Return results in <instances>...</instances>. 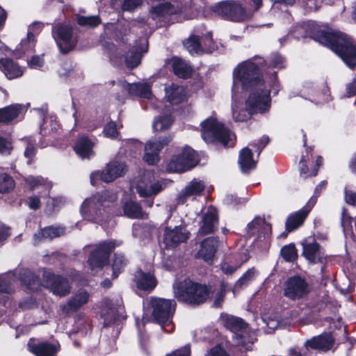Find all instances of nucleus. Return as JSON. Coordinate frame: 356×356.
I'll use <instances>...</instances> for the list:
<instances>
[{"label": "nucleus", "instance_id": "f257e3e1", "mask_svg": "<svg viewBox=\"0 0 356 356\" xmlns=\"http://www.w3.org/2000/svg\"><path fill=\"white\" fill-rule=\"evenodd\" d=\"M316 40L330 47L349 67L356 66V43L343 33L321 32Z\"/></svg>", "mask_w": 356, "mask_h": 356}, {"label": "nucleus", "instance_id": "f03ea898", "mask_svg": "<svg viewBox=\"0 0 356 356\" xmlns=\"http://www.w3.org/2000/svg\"><path fill=\"white\" fill-rule=\"evenodd\" d=\"M265 60L255 56L239 63L233 71L232 97L236 95L239 86L248 90L259 83L267 81L261 78V71Z\"/></svg>", "mask_w": 356, "mask_h": 356}, {"label": "nucleus", "instance_id": "7ed1b4c3", "mask_svg": "<svg viewBox=\"0 0 356 356\" xmlns=\"http://www.w3.org/2000/svg\"><path fill=\"white\" fill-rule=\"evenodd\" d=\"M118 200L115 193L103 191L86 198L83 202L80 211L87 220L99 222L102 220L104 213H111Z\"/></svg>", "mask_w": 356, "mask_h": 356}, {"label": "nucleus", "instance_id": "20e7f679", "mask_svg": "<svg viewBox=\"0 0 356 356\" xmlns=\"http://www.w3.org/2000/svg\"><path fill=\"white\" fill-rule=\"evenodd\" d=\"M270 79V81L259 83L248 88L250 92L245 102V106L249 113L262 114L269 111L271 105L270 90L274 95H277L280 90L276 76L273 75Z\"/></svg>", "mask_w": 356, "mask_h": 356}, {"label": "nucleus", "instance_id": "39448f33", "mask_svg": "<svg viewBox=\"0 0 356 356\" xmlns=\"http://www.w3.org/2000/svg\"><path fill=\"white\" fill-rule=\"evenodd\" d=\"M145 304L151 311L153 318L161 325V329L167 333L172 332L175 325L172 319L176 309L175 301L151 297L146 300Z\"/></svg>", "mask_w": 356, "mask_h": 356}, {"label": "nucleus", "instance_id": "423d86ee", "mask_svg": "<svg viewBox=\"0 0 356 356\" xmlns=\"http://www.w3.org/2000/svg\"><path fill=\"white\" fill-rule=\"evenodd\" d=\"M221 324L233 333V338L238 346L245 350H250L254 341L255 334L250 330L248 325L241 318L227 314L220 316Z\"/></svg>", "mask_w": 356, "mask_h": 356}, {"label": "nucleus", "instance_id": "0eeeda50", "mask_svg": "<svg viewBox=\"0 0 356 356\" xmlns=\"http://www.w3.org/2000/svg\"><path fill=\"white\" fill-rule=\"evenodd\" d=\"M175 297L181 302L189 305H200L206 301L209 291L207 286L194 282L189 279L173 284Z\"/></svg>", "mask_w": 356, "mask_h": 356}, {"label": "nucleus", "instance_id": "6e6552de", "mask_svg": "<svg viewBox=\"0 0 356 356\" xmlns=\"http://www.w3.org/2000/svg\"><path fill=\"white\" fill-rule=\"evenodd\" d=\"M202 137L207 143L218 141L225 147H232L236 140L235 135L213 118L202 122Z\"/></svg>", "mask_w": 356, "mask_h": 356}, {"label": "nucleus", "instance_id": "1a4fd4ad", "mask_svg": "<svg viewBox=\"0 0 356 356\" xmlns=\"http://www.w3.org/2000/svg\"><path fill=\"white\" fill-rule=\"evenodd\" d=\"M213 11L222 18L233 22H243L250 18L252 14L239 1L227 0L213 6Z\"/></svg>", "mask_w": 356, "mask_h": 356}, {"label": "nucleus", "instance_id": "9d476101", "mask_svg": "<svg viewBox=\"0 0 356 356\" xmlns=\"http://www.w3.org/2000/svg\"><path fill=\"white\" fill-rule=\"evenodd\" d=\"M122 244L121 241L110 240L99 243L90 253L88 263L92 270L101 269L108 263L111 251Z\"/></svg>", "mask_w": 356, "mask_h": 356}, {"label": "nucleus", "instance_id": "9b49d317", "mask_svg": "<svg viewBox=\"0 0 356 356\" xmlns=\"http://www.w3.org/2000/svg\"><path fill=\"white\" fill-rule=\"evenodd\" d=\"M127 172V165L123 161L113 160L110 161L103 170H97L91 173V184L95 186L99 180L110 183L117 178L122 177Z\"/></svg>", "mask_w": 356, "mask_h": 356}, {"label": "nucleus", "instance_id": "f8f14e48", "mask_svg": "<svg viewBox=\"0 0 356 356\" xmlns=\"http://www.w3.org/2000/svg\"><path fill=\"white\" fill-rule=\"evenodd\" d=\"M197 163L195 152L186 147L181 154L172 158L167 165L168 170L174 172H182L190 170Z\"/></svg>", "mask_w": 356, "mask_h": 356}, {"label": "nucleus", "instance_id": "ddd939ff", "mask_svg": "<svg viewBox=\"0 0 356 356\" xmlns=\"http://www.w3.org/2000/svg\"><path fill=\"white\" fill-rule=\"evenodd\" d=\"M117 86L121 95L117 93L116 99L121 103H123L128 96H138L145 99H149L152 96L150 86L147 83L129 84L124 80H119Z\"/></svg>", "mask_w": 356, "mask_h": 356}, {"label": "nucleus", "instance_id": "4468645a", "mask_svg": "<svg viewBox=\"0 0 356 356\" xmlns=\"http://www.w3.org/2000/svg\"><path fill=\"white\" fill-rule=\"evenodd\" d=\"M52 36L63 53L70 51L76 44V39L72 35V28L68 24H58L52 27Z\"/></svg>", "mask_w": 356, "mask_h": 356}, {"label": "nucleus", "instance_id": "2eb2a0df", "mask_svg": "<svg viewBox=\"0 0 356 356\" xmlns=\"http://www.w3.org/2000/svg\"><path fill=\"white\" fill-rule=\"evenodd\" d=\"M310 291L309 284L300 276L289 278L284 283V294L291 300H299L306 296Z\"/></svg>", "mask_w": 356, "mask_h": 356}, {"label": "nucleus", "instance_id": "dca6fc26", "mask_svg": "<svg viewBox=\"0 0 356 356\" xmlns=\"http://www.w3.org/2000/svg\"><path fill=\"white\" fill-rule=\"evenodd\" d=\"M165 188V184L161 181L153 179L151 173H145L136 185V191L140 197H152L156 195Z\"/></svg>", "mask_w": 356, "mask_h": 356}, {"label": "nucleus", "instance_id": "f3484780", "mask_svg": "<svg viewBox=\"0 0 356 356\" xmlns=\"http://www.w3.org/2000/svg\"><path fill=\"white\" fill-rule=\"evenodd\" d=\"M171 138L165 136L159 140H149L145 147L144 161L149 165H154L159 161V154L163 147L169 143Z\"/></svg>", "mask_w": 356, "mask_h": 356}, {"label": "nucleus", "instance_id": "a211bd4d", "mask_svg": "<svg viewBox=\"0 0 356 356\" xmlns=\"http://www.w3.org/2000/svg\"><path fill=\"white\" fill-rule=\"evenodd\" d=\"M44 282L46 286L56 296H65L70 292V284L65 277L47 273L44 275Z\"/></svg>", "mask_w": 356, "mask_h": 356}, {"label": "nucleus", "instance_id": "6ab92c4d", "mask_svg": "<svg viewBox=\"0 0 356 356\" xmlns=\"http://www.w3.org/2000/svg\"><path fill=\"white\" fill-rule=\"evenodd\" d=\"M182 10V5L177 1L159 3L152 8L150 13L153 19L167 22L168 16Z\"/></svg>", "mask_w": 356, "mask_h": 356}, {"label": "nucleus", "instance_id": "aec40b11", "mask_svg": "<svg viewBox=\"0 0 356 356\" xmlns=\"http://www.w3.org/2000/svg\"><path fill=\"white\" fill-rule=\"evenodd\" d=\"M190 232L182 226L174 229L166 228L163 236V243L166 248H174L185 243L189 238Z\"/></svg>", "mask_w": 356, "mask_h": 356}, {"label": "nucleus", "instance_id": "412c9836", "mask_svg": "<svg viewBox=\"0 0 356 356\" xmlns=\"http://www.w3.org/2000/svg\"><path fill=\"white\" fill-rule=\"evenodd\" d=\"M316 203V197H311L302 209L290 215L286 222V229L290 232L301 226L309 212Z\"/></svg>", "mask_w": 356, "mask_h": 356}, {"label": "nucleus", "instance_id": "4be33fe9", "mask_svg": "<svg viewBox=\"0 0 356 356\" xmlns=\"http://www.w3.org/2000/svg\"><path fill=\"white\" fill-rule=\"evenodd\" d=\"M90 298V294L86 290L79 289L68 299L65 304L62 305L60 307L65 314L73 313L87 304Z\"/></svg>", "mask_w": 356, "mask_h": 356}, {"label": "nucleus", "instance_id": "5701e85b", "mask_svg": "<svg viewBox=\"0 0 356 356\" xmlns=\"http://www.w3.org/2000/svg\"><path fill=\"white\" fill-rule=\"evenodd\" d=\"M334 343V339L329 333H325L314 337L305 342V347L307 350L309 349L318 351H327L330 350Z\"/></svg>", "mask_w": 356, "mask_h": 356}, {"label": "nucleus", "instance_id": "b1692460", "mask_svg": "<svg viewBox=\"0 0 356 356\" xmlns=\"http://www.w3.org/2000/svg\"><path fill=\"white\" fill-rule=\"evenodd\" d=\"M204 189L205 185L202 181L196 179H193L178 194L177 197V204H182L189 197L202 195Z\"/></svg>", "mask_w": 356, "mask_h": 356}, {"label": "nucleus", "instance_id": "393cba45", "mask_svg": "<svg viewBox=\"0 0 356 356\" xmlns=\"http://www.w3.org/2000/svg\"><path fill=\"white\" fill-rule=\"evenodd\" d=\"M134 282L140 291H152L156 286V280L150 273H144L141 270L136 271L134 277Z\"/></svg>", "mask_w": 356, "mask_h": 356}, {"label": "nucleus", "instance_id": "a878e982", "mask_svg": "<svg viewBox=\"0 0 356 356\" xmlns=\"http://www.w3.org/2000/svg\"><path fill=\"white\" fill-rule=\"evenodd\" d=\"M218 225V216L214 208H209L204 213L202 223L198 231L200 235L211 234L216 229Z\"/></svg>", "mask_w": 356, "mask_h": 356}, {"label": "nucleus", "instance_id": "bb28decb", "mask_svg": "<svg viewBox=\"0 0 356 356\" xmlns=\"http://www.w3.org/2000/svg\"><path fill=\"white\" fill-rule=\"evenodd\" d=\"M65 229L63 227L49 226L40 230L33 236L34 244L36 245L42 240H52L56 237L64 235Z\"/></svg>", "mask_w": 356, "mask_h": 356}, {"label": "nucleus", "instance_id": "cd10ccee", "mask_svg": "<svg viewBox=\"0 0 356 356\" xmlns=\"http://www.w3.org/2000/svg\"><path fill=\"white\" fill-rule=\"evenodd\" d=\"M29 350L36 356H56L60 349L59 344L40 343L38 344H28Z\"/></svg>", "mask_w": 356, "mask_h": 356}, {"label": "nucleus", "instance_id": "c85d7f7f", "mask_svg": "<svg viewBox=\"0 0 356 356\" xmlns=\"http://www.w3.org/2000/svg\"><path fill=\"white\" fill-rule=\"evenodd\" d=\"M0 70L9 79L19 77L23 74L22 68L17 63L10 58L0 60Z\"/></svg>", "mask_w": 356, "mask_h": 356}, {"label": "nucleus", "instance_id": "c756f323", "mask_svg": "<svg viewBox=\"0 0 356 356\" xmlns=\"http://www.w3.org/2000/svg\"><path fill=\"white\" fill-rule=\"evenodd\" d=\"M252 155V150L248 147L241 150L238 163L243 173H248L256 168L257 161L253 159Z\"/></svg>", "mask_w": 356, "mask_h": 356}, {"label": "nucleus", "instance_id": "7c9ffc66", "mask_svg": "<svg viewBox=\"0 0 356 356\" xmlns=\"http://www.w3.org/2000/svg\"><path fill=\"white\" fill-rule=\"evenodd\" d=\"M217 246L218 241L216 238H207L202 242L197 254L204 261H209L214 257Z\"/></svg>", "mask_w": 356, "mask_h": 356}, {"label": "nucleus", "instance_id": "2f4dec72", "mask_svg": "<svg viewBox=\"0 0 356 356\" xmlns=\"http://www.w3.org/2000/svg\"><path fill=\"white\" fill-rule=\"evenodd\" d=\"M165 98L172 104H179L186 97V92L182 86L172 83L165 88Z\"/></svg>", "mask_w": 356, "mask_h": 356}, {"label": "nucleus", "instance_id": "473e14b6", "mask_svg": "<svg viewBox=\"0 0 356 356\" xmlns=\"http://www.w3.org/2000/svg\"><path fill=\"white\" fill-rule=\"evenodd\" d=\"M22 104H12L0 109V122L8 123L19 116L24 111Z\"/></svg>", "mask_w": 356, "mask_h": 356}, {"label": "nucleus", "instance_id": "72a5a7b5", "mask_svg": "<svg viewBox=\"0 0 356 356\" xmlns=\"http://www.w3.org/2000/svg\"><path fill=\"white\" fill-rule=\"evenodd\" d=\"M93 143L87 137L79 138L74 146L75 152L82 159H89L93 156Z\"/></svg>", "mask_w": 356, "mask_h": 356}, {"label": "nucleus", "instance_id": "f704fd0d", "mask_svg": "<svg viewBox=\"0 0 356 356\" xmlns=\"http://www.w3.org/2000/svg\"><path fill=\"white\" fill-rule=\"evenodd\" d=\"M248 232L254 234L256 232L263 234L264 236H268L271 232V226L264 218H256L247 226Z\"/></svg>", "mask_w": 356, "mask_h": 356}, {"label": "nucleus", "instance_id": "c9c22d12", "mask_svg": "<svg viewBox=\"0 0 356 356\" xmlns=\"http://www.w3.org/2000/svg\"><path fill=\"white\" fill-rule=\"evenodd\" d=\"M303 254L312 263L319 261L323 257L319 245L315 241L303 244Z\"/></svg>", "mask_w": 356, "mask_h": 356}, {"label": "nucleus", "instance_id": "e433bc0d", "mask_svg": "<svg viewBox=\"0 0 356 356\" xmlns=\"http://www.w3.org/2000/svg\"><path fill=\"white\" fill-rule=\"evenodd\" d=\"M147 51V44L144 42L140 47V49L136 48L135 49L129 51L125 56V63L128 67H135L138 66L141 60V56L143 53Z\"/></svg>", "mask_w": 356, "mask_h": 356}, {"label": "nucleus", "instance_id": "4c0bfd02", "mask_svg": "<svg viewBox=\"0 0 356 356\" xmlns=\"http://www.w3.org/2000/svg\"><path fill=\"white\" fill-rule=\"evenodd\" d=\"M171 62L174 73L177 76L186 79L191 75L192 72L191 67L181 59L177 57H174L172 58Z\"/></svg>", "mask_w": 356, "mask_h": 356}, {"label": "nucleus", "instance_id": "58836bf2", "mask_svg": "<svg viewBox=\"0 0 356 356\" xmlns=\"http://www.w3.org/2000/svg\"><path fill=\"white\" fill-rule=\"evenodd\" d=\"M19 280L28 289L35 290L38 289L39 280L35 274L29 269H23L19 273Z\"/></svg>", "mask_w": 356, "mask_h": 356}, {"label": "nucleus", "instance_id": "ea45409f", "mask_svg": "<svg viewBox=\"0 0 356 356\" xmlns=\"http://www.w3.org/2000/svg\"><path fill=\"white\" fill-rule=\"evenodd\" d=\"M124 213L130 218H143L144 213L140 205L132 200L126 202L123 205Z\"/></svg>", "mask_w": 356, "mask_h": 356}, {"label": "nucleus", "instance_id": "a19ab883", "mask_svg": "<svg viewBox=\"0 0 356 356\" xmlns=\"http://www.w3.org/2000/svg\"><path fill=\"white\" fill-rule=\"evenodd\" d=\"M104 305L102 309L101 315L104 318V326H108L116 320L118 315L115 309L112 307L111 301L106 300Z\"/></svg>", "mask_w": 356, "mask_h": 356}, {"label": "nucleus", "instance_id": "79ce46f5", "mask_svg": "<svg viewBox=\"0 0 356 356\" xmlns=\"http://www.w3.org/2000/svg\"><path fill=\"white\" fill-rule=\"evenodd\" d=\"M15 275L13 273L0 275V293L10 294L13 291V284L15 282Z\"/></svg>", "mask_w": 356, "mask_h": 356}, {"label": "nucleus", "instance_id": "37998d69", "mask_svg": "<svg viewBox=\"0 0 356 356\" xmlns=\"http://www.w3.org/2000/svg\"><path fill=\"white\" fill-rule=\"evenodd\" d=\"M184 45L192 55L202 54V44L200 43V39L198 36L191 35L184 42Z\"/></svg>", "mask_w": 356, "mask_h": 356}, {"label": "nucleus", "instance_id": "c03bdc74", "mask_svg": "<svg viewBox=\"0 0 356 356\" xmlns=\"http://www.w3.org/2000/svg\"><path fill=\"white\" fill-rule=\"evenodd\" d=\"M235 99L236 95L234 96V98L232 97L233 103L232 104V110L233 119L236 122H244L250 118V116L253 113H249L246 106L245 110H239L238 103L236 102Z\"/></svg>", "mask_w": 356, "mask_h": 356}, {"label": "nucleus", "instance_id": "a18cd8bd", "mask_svg": "<svg viewBox=\"0 0 356 356\" xmlns=\"http://www.w3.org/2000/svg\"><path fill=\"white\" fill-rule=\"evenodd\" d=\"M258 272L254 268L248 269L235 283L234 288L241 289L248 285L251 282L254 280Z\"/></svg>", "mask_w": 356, "mask_h": 356}, {"label": "nucleus", "instance_id": "49530a36", "mask_svg": "<svg viewBox=\"0 0 356 356\" xmlns=\"http://www.w3.org/2000/svg\"><path fill=\"white\" fill-rule=\"evenodd\" d=\"M59 127V124L56 120V117L46 116L44 118L43 124L40 128L41 133L44 135L56 131Z\"/></svg>", "mask_w": 356, "mask_h": 356}, {"label": "nucleus", "instance_id": "de8ad7c7", "mask_svg": "<svg viewBox=\"0 0 356 356\" xmlns=\"http://www.w3.org/2000/svg\"><path fill=\"white\" fill-rule=\"evenodd\" d=\"M127 264V259L125 258L124 255L122 253H115L114 255V259L113 261V276L114 278L118 277V275L122 271L124 267Z\"/></svg>", "mask_w": 356, "mask_h": 356}, {"label": "nucleus", "instance_id": "09e8293b", "mask_svg": "<svg viewBox=\"0 0 356 356\" xmlns=\"http://www.w3.org/2000/svg\"><path fill=\"white\" fill-rule=\"evenodd\" d=\"M170 115L156 118L153 123V129L155 131H163L168 129L172 123Z\"/></svg>", "mask_w": 356, "mask_h": 356}, {"label": "nucleus", "instance_id": "8fccbe9b", "mask_svg": "<svg viewBox=\"0 0 356 356\" xmlns=\"http://www.w3.org/2000/svg\"><path fill=\"white\" fill-rule=\"evenodd\" d=\"M27 182L30 185L32 190L42 187L44 189L45 193H49L51 187V185L49 183H47V181L41 177H29L27 179Z\"/></svg>", "mask_w": 356, "mask_h": 356}, {"label": "nucleus", "instance_id": "3c124183", "mask_svg": "<svg viewBox=\"0 0 356 356\" xmlns=\"http://www.w3.org/2000/svg\"><path fill=\"white\" fill-rule=\"evenodd\" d=\"M35 45V35L31 31H28L26 38L22 40L19 50L24 53L32 51Z\"/></svg>", "mask_w": 356, "mask_h": 356}, {"label": "nucleus", "instance_id": "603ef678", "mask_svg": "<svg viewBox=\"0 0 356 356\" xmlns=\"http://www.w3.org/2000/svg\"><path fill=\"white\" fill-rule=\"evenodd\" d=\"M15 188L13 179L7 174L0 175V193H8Z\"/></svg>", "mask_w": 356, "mask_h": 356}, {"label": "nucleus", "instance_id": "864d4df0", "mask_svg": "<svg viewBox=\"0 0 356 356\" xmlns=\"http://www.w3.org/2000/svg\"><path fill=\"white\" fill-rule=\"evenodd\" d=\"M141 3L140 0H111V4L113 8H116L117 4L121 5L122 10L131 11L138 6Z\"/></svg>", "mask_w": 356, "mask_h": 356}, {"label": "nucleus", "instance_id": "5fc2aeb1", "mask_svg": "<svg viewBox=\"0 0 356 356\" xmlns=\"http://www.w3.org/2000/svg\"><path fill=\"white\" fill-rule=\"evenodd\" d=\"M101 22L98 16H78L77 23L82 26L93 28L99 25Z\"/></svg>", "mask_w": 356, "mask_h": 356}, {"label": "nucleus", "instance_id": "6e6d98bb", "mask_svg": "<svg viewBox=\"0 0 356 356\" xmlns=\"http://www.w3.org/2000/svg\"><path fill=\"white\" fill-rule=\"evenodd\" d=\"M281 254L286 261H293L297 258V250L293 244L285 245L281 249Z\"/></svg>", "mask_w": 356, "mask_h": 356}, {"label": "nucleus", "instance_id": "4d7b16f0", "mask_svg": "<svg viewBox=\"0 0 356 356\" xmlns=\"http://www.w3.org/2000/svg\"><path fill=\"white\" fill-rule=\"evenodd\" d=\"M200 43L202 44V53H211L216 49V45L210 33L201 39Z\"/></svg>", "mask_w": 356, "mask_h": 356}, {"label": "nucleus", "instance_id": "13d9d810", "mask_svg": "<svg viewBox=\"0 0 356 356\" xmlns=\"http://www.w3.org/2000/svg\"><path fill=\"white\" fill-rule=\"evenodd\" d=\"M227 291V284L225 282H222L220 289L217 291L214 297L213 305L215 307H218L221 306Z\"/></svg>", "mask_w": 356, "mask_h": 356}, {"label": "nucleus", "instance_id": "bf43d9fd", "mask_svg": "<svg viewBox=\"0 0 356 356\" xmlns=\"http://www.w3.org/2000/svg\"><path fill=\"white\" fill-rule=\"evenodd\" d=\"M353 218L349 215L343 211L341 216V227L345 234L348 232L353 233Z\"/></svg>", "mask_w": 356, "mask_h": 356}, {"label": "nucleus", "instance_id": "052dcab7", "mask_svg": "<svg viewBox=\"0 0 356 356\" xmlns=\"http://www.w3.org/2000/svg\"><path fill=\"white\" fill-rule=\"evenodd\" d=\"M104 134L106 137L115 138L118 134L116 124L113 122L108 123L104 129Z\"/></svg>", "mask_w": 356, "mask_h": 356}, {"label": "nucleus", "instance_id": "680f3d73", "mask_svg": "<svg viewBox=\"0 0 356 356\" xmlns=\"http://www.w3.org/2000/svg\"><path fill=\"white\" fill-rule=\"evenodd\" d=\"M345 97H351L356 95V76L349 83L346 84Z\"/></svg>", "mask_w": 356, "mask_h": 356}, {"label": "nucleus", "instance_id": "e2e57ef3", "mask_svg": "<svg viewBox=\"0 0 356 356\" xmlns=\"http://www.w3.org/2000/svg\"><path fill=\"white\" fill-rule=\"evenodd\" d=\"M12 145L10 141L0 136V153L1 154H10Z\"/></svg>", "mask_w": 356, "mask_h": 356}, {"label": "nucleus", "instance_id": "0e129e2a", "mask_svg": "<svg viewBox=\"0 0 356 356\" xmlns=\"http://www.w3.org/2000/svg\"><path fill=\"white\" fill-rule=\"evenodd\" d=\"M263 322L270 331H273L277 328L280 323L278 318L270 317L263 318Z\"/></svg>", "mask_w": 356, "mask_h": 356}, {"label": "nucleus", "instance_id": "69168bd1", "mask_svg": "<svg viewBox=\"0 0 356 356\" xmlns=\"http://www.w3.org/2000/svg\"><path fill=\"white\" fill-rule=\"evenodd\" d=\"M284 58L278 54H274L271 56L270 65L273 67L282 68L284 67Z\"/></svg>", "mask_w": 356, "mask_h": 356}, {"label": "nucleus", "instance_id": "338daca9", "mask_svg": "<svg viewBox=\"0 0 356 356\" xmlns=\"http://www.w3.org/2000/svg\"><path fill=\"white\" fill-rule=\"evenodd\" d=\"M345 200L348 204L356 206V191H344Z\"/></svg>", "mask_w": 356, "mask_h": 356}, {"label": "nucleus", "instance_id": "774afa93", "mask_svg": "<svg viewBox=\"0 0 356 356\" xmlns=\"http://www.w3.org/2000/svg\"><path fill=\"white\" fill-rule=\"evenodd\" d=\"M166 356H191V348L189 345H186L182 348L173 351Z\"/></svg>", "mask_w": 356, "mask_h": 356}]
</instances>
